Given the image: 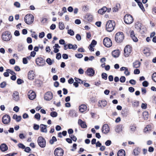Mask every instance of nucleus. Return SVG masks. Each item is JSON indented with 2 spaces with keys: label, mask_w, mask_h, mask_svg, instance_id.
Instances as JSON below:
<instances>
[{
  "label": "nucleus",
  "mask_w": 156,
  "mask_h": 156,
  "mask_svg": "<svg viewBox=\"0 0 156 156\" xmlns=\"http://www.w3.org/2000/svg\"><path fill=\"white\" fill-rule=\"evenodd\" d=\"M115 26V23L114 21L109 20L106 24V30L108 32H111L114 30Z\"/></svg>",
  "instance_id": "1"
},
{
  "label": "nucleus",
  "mask_w": 156,
  "mask_h": 156,
  "mask_svg": "<svg viewBox=\"0 0 156 156\" xmlns=\"http://www.w3.org/2000/svg\"><path fill=\"white\" fill-rule=\"evenodd\" d=\"M124 38L123 33L122 32H119L117 33L115 35V40L118 43L122 42Z\"/></svg>",
  "instance_id": "2"
},
{
  "label": "nucleus",
  "mask_w": 156,
  "mask_h": 156,
  "mask_svg": "<svg viewBox=\"0 0 156 156\" xmlns=\"http://www.w3.org/2000/svg\"><path fill=\"white\" fill-rule=\"evenodd\" d=\"M12 36L11 33L8 31H6L2 33V40L5 41H9L12 38Z\"/></svg>",
  "instance_id": "3"
},
{
  "label": "nucleus",
  "mask_w": 156,
  "mask_h": 156,
  "mask_svg": "<svg viewBox=\"0 0 156 156\" xmlns=\"http://www.w3.org/2000/svg\"><path fill=\"white\" fill-rule=\"evenodd\" d=\"M133 18L131 15L127 14L124 17V20L125 23L128 24H131L133 21Z\"/></svg>",
  "instance_id": "4"
},
{
  "label": "nucleus",
  "mask_w": 156,
  "mask_h": 156,
  "mask_svg": "<svg viewBox=\"0 0 156 156\" xmlns=\"http://www.w3.org/2000/svg\"><path fill=\"white\" fill-rule=\"evenodd\" d=\"M34 20V17L31 14H27L24 18L25 22L27 24H31Z\"/></svg>",
  "instance_id": "5"
},
{
  "label": "nucleus",
  "mask_w": 156,
  "mask_h": 156,
  "mask_svg": "<svg viewBox=\"0 0 156 156\" xmlns=\"http://www.w3.org/2000/svg\"><path fill=\"white\" fill-rule=\"evenodd\" d=\"M37 143L41 147L44 148L46 146V140L42 136H40L38 137Z\"/></svg>",
  "instance_id": "6"
},
{
  "label": "nucleus",
  "mask_w": 156,
  "mask_h": 156,
  "mask_svg": "<svg viewBox=\"0 0 156 156\" xmlns=\"http://www.w3.org/2000/svg\"><path fill=\"white\" fill-rule=\"evenodd\" d=\"M36 64L39 66H43L45 64V60L41 57H38L35 60Z\"/></svg>",
  "instance_id": "7"
},
{
  "label": "nucleus",
  "mask_w": 156,
  "mask_h": 156,
  "mask_svg": "<svg viewBox=\"0 0 156 156\" xmlns=\"http://www.w3.org/2000/svg\"><path fill=\"white\" fill-rule=\"evenodd\" d=\"M104 45L107 47H110L112 45V41L110 38L105 37L103 40Z\"/></svg>",
  "instance_id": "8"
},
{
  "label": "nucleus",
  "mask_w": 156,
  "mask_h": 156,
  "mask_svg": "<svg viewBox=\"0 0 156 156\" xmlns=\"http://www.w3.org/2000/svg\"><path fill=\"white\" fill-rule=\"evenodd\" d=\"M132 51V48L129 45H126L124 49V55L125 57H127L130 55Z\"/></svg>",
  "instance_id": "9"
},
{
  "label": "nucleus",
  "mask_w": 156,
  "mask_h": 156,
  "mask_svg": "<svg viewBox=\"0 0 156 156\" xmlns=\"http://www.w3.org/2000/svg\"><path fill=\"white\" fill-rule=\"evenodd\" d=\"M64 152V151L61 148L58 147L55 150L54 154L55 156H62Z\"/></svg>",
  "instance_id": "10"
},
{
  "label": "nucleus",
  "mask_w": 156,
  "mask_h": 156,
  "mask_svg": "<svg viewBox=\"0 0 156 156\" xmlns=\"http://www.w3.org/2000/svg\"><path fill=\"white\" fill-rule=\"evenodd\" d=\"M10 121V117L8 115H4L2 118V122L5 124H7Z\"/></svg>",
  "instance_id": "11"
},
{
  "label": "nucleus",
  "mask_w": 156,
  "mask_h": 156,
  "mask_svg": "<svg viewBox=\"0 0 156 156\" xmlns=\"http://www.w3.org/2000/svg\"><path fill=\"white\" fill-rule=\"evenodd\" d=\"M53 97V94L51 92L48 91L45 94L44 98L46 101H50L52 99Z\"/></svg>",
  "instance_id": "12"
},
{
  "label": "nucleus",
  "mask_w": 156,
  "mask_h": 156,
  "mask_svg": "<svg viewBox=\"0 0 156 156\" xmlns=\"http://www.w3.org/2000/svg\"><path fill=\"white\" fill-rule=\"evenodd\" d=\"M102 132L104 133H107L110 131V128L109 126L107 124H104L101 129Z\"/></svg>",
  "instance_id": "13"
},
{
  "label": "nucleus",
  "mask_w": 156,
  "mask_h": 156,
  "mask_svg": "<svg viewBox=\"0 0 156 156\" xmlns=\"http://www.w3.org/2000/svg\"><path fill=\"white\" fill-rule=\"evenodd\" d=\"M85 73L87 74V75L92 76L94 75L95 72L93 68H89L87 69V71L85 72Z\"/></svg>",
  "instance_id": "14"
},
{
  "label": "nucleus",
  "mask_w": 156,
  "mask_h": 156,
  "mask_svg": "<svg viewBox=\"0 0 156 156\" xmlns=\"http://www.w3.org/2000/svg\"><path fill=\"white\" fill-rule=\"evenodd\" d=\"M28 96L30 100H33L36 98V94L34 91L30 90L28 92Z\"/></svg>",
  "instance_id": "15"
},
{
  "label": "nucleus",
  "mask_w": 156,
  "mask_h": 156,
  "mask_svg": "<svg viewBox=\"0 0 156 156\" xmlns=\"http://www.w3.org/2000/svg\"><path fill=\"white\" fill-rule=\"evenodd\" d=\"M85 19L87 21L91 22L93 20V16L91 14L87 13L85 15Z\"/></svg>",
  "instance_id": "16"
},
{
  "label": "nucleus",
  "mask_w": 156,
  "mask_h": 156,
  "mask_svg": "<svg viewBox=\"0 0 156 156\" xmlns=\"http://www.w3.org/2000/svg\"><path fill=\"white\" fill-rule=\"evenodd\" d=\"M107 105V102L106 100H100L98 102V106L101 108L105 107Z\"/></svg>",
  "instance_id": "17"
},
{
  "label": "nucleus",
  "mask_w": 156,
  "mask_h": 156,
  "mask_svg": "<svg viewBox=\"0 0 156 156\" xmlns=\"http://www.w3.org/2000/svg\"><path fill=\"white\" fill-rule=\"evenodd\" d=\"M12 96L13 99L16 101H17L19 100L20 98L19 96V93L17 91H14Z\"/></svg>",
  "instance_id": "18"
},
{
  "label": "nucleus",
  "mask_w": 156,
  "mask_h": 156,
  "mask_svg": "<svg viewBox=\"0 0 156 156\" xmlns=\"http://www.w3.org/2000/svg\"><path fill=\"white\" fill-rule=\"evenodd\" d=\"M28 78L30 80H33L34 79L35 74L33 73V70H30L28 73Z\"/></svg>",
  "instance_id": "19"
},
{
  "label": "nucleus",
  "mask_w": 156,
  "mask_h": 156,
  "mask_svg": "<svg viewBox=\"0 0 156 156\" xmlns=\"http://www.w3.org/2000/svg\"><path fill=\"white\" fill-rule=\"evenodd\" d=\"M78 125L83 128H85L87 127V125L86 124L85 122L83 121L80 119L78 120Z\"/></svg>",
  "instance_id": "20"
},
{
  "label": "nucleus",
  "mask_w": 156,
  "mask_h": 156,
  "mask_svg": "<svg viewBox=\"0 0 156 156\" xmlns=\"http://www.w3.org/2000/svg\"><path fill=\"white\" fill-rule=\"evenodd\" d=\"M130 37L134 42H136L138 41V40L137 37L135 36L133 30H132L131 31L130 33Z\"/></svg>",
  "instance_id": "21"
},
{
  "label": "nucleus",
  "mask_w": 156,
  "mask_h": 156,
  "mask_svg": "<svg viewBox=\"0 0 156 156\" xmlns=\"http://www.w3.org/2000/svg\"><path fill=\"white\" fill-rule=\"evenodd\" d=\"M112 56L115 58L118 57L120 54V51L119 50H115L112 53Z\"/></svg>",
  "instance_id": "22"
},
{
  "label": "nucleus",
  "mask_w": 156,
  "mask_h": 156,
  "mask_svg": "<svg viewBox=\"0 0 156 156\" xmlns=\"http://www.w3.org/2000/svg\"><path fill=\"white\" fill-rule=\"evenodd\" d=\"M107 10V8L106 6H103L98 11V13L100 14H104Z\"/></svg>",
  "instance_id": "23"
},
{
  "label": "nucleus",
  "mask_w": 156,
  "mask_h": 156,
  "mask_svg": "<svg viewBox=\"0 0 156 156\" xmlns=\"http://www.w3.org/2000/svg\"><path fill=\"white\" fill-rule=\"evenodd\" d=\"M140 151V148L139 147H136L133 150V154L135 155H138L139 154Z\"/></svg>",
  "instance_id": "24"
},
{
  "label": "nucleus",
  "mask_w": 156,
  "mask_h": 156,
  "mask_svg": "<svg viewBox=\"0 0 156 156\" xmlns=\"http://www.w3.org/2000/svg\"><path fill=\"white\" fill-rule=\"evenodd\" d=\"M0 149L2 151L4 152L8 150V147L5 144H3L0 145Z\"/></svg>",
  "instance_id": "25"
},
{
  "label": "nucleus",
  "mask_w": 156,
  "mask_h": 156,
  "mask_svg": "<svg viewBox=\"0 0 156 156\" xmlns=\"http://www.w3.org/2000/svg\"><path fill=\"white\" fill-rule=\"evenodd\" d=\"M87 106L85 105H82L79 107V111L81 112H83L87 110Z\"/></svg>",
  "instance_id": "26"
},
{
  "label": "nucleus",
  "mask_w": 156,
  "mask_h": 156,
  "mask_svg": "<svg viewBox=\"0 0 156 156\" xmlns=\"http://www.w3.org/2000/svg\"><path fill=\"white\" fill-rule=\"evenodd\" d=\"M40 127L41 131V132L46 133L47 130L46 129L47 126L46 125L41 124L40 125Z\"/></svg>",
  "instance_id": "27"
},
{
  "label": "nucleus",
  "mask_w": 156,
  "mask_h": 156,
  "mask_svg": "<svg viewBox=\"0 0 156 156\" xmlns=\"http://www.w3.org/2000/svg\"><path fill=\"white\" fill-rule=\"evenodd\" d=\"M142 115L143 118L144 120H146L148 119L149 114L148 111H144L142 113Z\"/></svg>",
  "instance_id": "28"
},
{
  "label": "nucleus",
  "mask_w": 156,
  "mask_h": 156,
  "mask_svg": "<svg viewBox=\"0 0 156 156\" xmlns=\"http://www.w3.org/2000/svg\"><path fill=\"white\" fill-rule=\"evenodd\" d=\"M141 63L139 61L136 60L133 63V67L134 68H138L140 67Z\"/></svg>",
  "instance_id": "29"
},
{
  "label": "nucleus",
  "mask_w": 156,
  "mask_h": 156,
  "mask_svg": "<svg viewBox=\"0 0 156 156\" xmlns=\"http://www.w3.org/2000/svg\"><path fill=\"white\" fill-rule=\"evenodd\" d=\"M125 152L124 150L122 149L119 150L117 153V156H125Z\"/></svg>",
  "instance_id": "30"
},
{
  "label": "nucleus",
  "mask_w": 156,
  "mask_h": 156,
  "mask_svg": "<svg viewBox=\"0 0 156 156\" xmlns=\"http://www.w3.org/2000/svg\"><path fill=\"white\" fill-rule=\"evenodd\" d=\"M68 48L69 49H73L76 50L77 48V46L76 44L73 45L72 44H68Z\"/></svg>",
  "instance_id": "31"
},
{
  "label": "nucleus",
  "mask_w": 156,
  "mask_h": 156,
  "mask_svg": "<svg viewBox=\"0 0 156 156\" xmlns=\"http://www.w3.org/2000/svg\"><path fill=\"white\" fill-rule=\"evenodd\" d=\"M57 140L56 137L55 136H53L52 139L49 140V143L51 144H54L55 142Z\"/></svg>",
  "instance_id": "32"
},
{
  "label": "nucleus",
  "mask_w": 156,
  "mask_h": 156,
  "mask_svg": "<svg viewBox=\"0 0 156 156\" xmlns=\"http://www.w3.org/2000/svg\"><path fill=\"white\" fill-rule=\"evenodd\" d=\"M59 28L60 30H63L65 28L64 24L62 22H59Z\"/></svg>",
  "instance_id": "33"
},
{
  "label": "nucleus",
  "mask_w": 156,
  "mask_h": 156,
  "mask_svg": "<svg viewBox=\"0 0 156 156\" xmlns=\"http://www.w3.org/2000/svg\"><path fill=\"white\" fill-rule=\"evenodd\" d=\"M69 136L73 141L76 142V141L77 138L73 134L70 135Z\"/></svg>",
  "instance_id": "34"
},
{
  "label": "nucleus",
  "mask_w": 156,
  "mask_h": 156,
  "mask_svg": "<svg viewBox=\"0 0 156 156\" xmlns=\"http://www.w3.org/2000/svg\"><path fill=\"white\" fill-rule=\"evenodd\" d=\"M151 130V126L150 125H147L144 129V130L146 131H149Z\"/></svg>",
  "instance_id": "35"
},
{
  "label": "nucleus",
  "mask_w": 156,
  "mask_h": 156,
  "mask_svg": "<svg viewBox=\"0 0 156 156\" xmlns=\"http://www.w3.org/2000/svg\"><path fill=\"white\" fill-rule=\"evenodd\" d=\"M138 5L139 6L140 8L143 11H145L144 8L141 2H139V3L138 4Z\"/></svg>",
  "instance_id": "36"
},
{
  "label": "nucleus",
  "mask_w": 156,
  "mask_h": 156,
  "mask_svg": "<svg viewBox=\"0 0 156 156\" xmlns=\"http://www.w3.org/2000/svg\"><path fill=\"white\" fill-rule=\"evenodd\" d=\"M152 79L154 82L156 83V72H155L152 74Z\"/></svg>",
  "instance_id": "37"
},
{
  "label": "nucleus",
  "mask_w": 156,
  "mask_h": 156,
  "mask_svg": "<svg viewBox=\"0 0 156 156\" xmlns=\"http://www.w3.org/2000/svg\"><path fill=\"white\" fill-rule=\"evenodd\" d=\"M139 101H135L132 103V106L133 107H137L139 106Z\"/></svg>",
  "instance_id": "38"
},
{
  "label": "nucleus",
  "mask_w": 156,
  "mask_h": 156,
  "mask_svg": "<svg viewBox=\"0 0 156 156\" xmlns=\"http://www.w3.org/2000/svg\"><path fill=\"white\" fill-rule=\"evenodd\" d=\"M107 74L105 73H102L101 74L102 78L105 80H106L107 79Z\"/></svg>",
  "instance_id": "39"
},
{
  "label": "nucleus",
  "mask_w": 156,
  "mask_h": 156,
  "mask_svg": "<svg viewBox=\"0 0 156 156\" xmlns=\"http://www.w3.org/2000/svg\"><path fill=\"white\" fill-rule=\"evenodd\" d=\"M58 114L56 112H52L50 113V115L53 117H55L57 116Z\"/></svg>",
  "instance_id": "40"
},
{
  "label": "nucleus",
  "mask_w": 156,
  "mask_h": 156,
  "mask_svg": "<svg viewBox=\"0 0 156 156\" xmlns=\"http://www.w3.org/2000/svg\"><path fill=\"white\" fill-rule=\"evenodd\" d=\"M7 84L6 82L3 81L0 84V87L1 88H4L6 85Z\"/></svg>",
  "instance_id": "41"
},
{
  "label": "nucleus",
  "mask_w": 156,
  "mask_h": 156,
  "mask_svg": "<svg viewBox=\"0 0 156 156\" xmlns=\"http://www.w3.org/2000/svg\"><path fill=\"white\" fill-rule=\"evenodd\" d=\"M6 71L8 72H9V73L11 74L12 75H16L15 72L11 69H6Z\"/></svg>",
  "instance_id": "42"
},
{
  "label": "nucleus",
  "mask_w": 156,
  "mask_h": 156,
  "mask_svg": "<svg viewBox=\"0 0 156 156\" xmlns=\"http://www.w3.org/2000/svg\"><path fill=\"white\" fill-rule=\"evenodd\" d=\"M41 115L39 113H37L35 114L34 115V118L35 119H37L38 120H39L40 119Z\"/></svg>",
  "instance_id": "43"
},
{
  "label": "nucleus",
  "mask_w": 156,
  "mask_h": 156,
  "mask_svg": "<svg viewBox=\"0 0 156 156\" xmlns=\"http://www.w3.org/2000/svg\"><path fill=\"white\" fill-rule=\"evenodd\" d=\"M126 78L124 76H122L120 78V81L121 82L123 83L125 82L126 81Z\"/></svg>",
  "instance_id": "44"
},
{
  "label": "nucleus",
  "mask_w": 156,
  "mask_h": 156,
  "mask_svg": "<svg viewBox=\"0 0 156 156\" xmlns=\"http://www.w3.org/2000/svg\"><path fill=\"white\" fill-rule=\"evenodd\" d=\"M68 33L71 36H73L74 34V32L71 29L69 30H68Z\"/></svg>",
  "instance_id": "45"
},
{
  "label": "nucleus",
  "mask_w": 156,
  "mask_h": 156,
  "mask_svg": "<svg viewBox=\"0 0 156 156\" xmlns=\"http://www.w3.org/2000/svg\"><path fill=\"white\" fill-rule=\"evenodd\" d=\"M46 62L49 65H51L52 64L51 60L49 58H48L46 59Z\"/></svg>",
  "instance_id": "46"
},
{
  "label": "nucleus",
  "mask_w": 156,
  "mask_h": 156,
  "mask_svg": "<svg viewBox=\"0 0 156 156\" xmlns=\"http://www.w3.org/2000/svg\"><path fill=\"white\" fill-rule=\"evenodd\" d=\"M75 81L78 82L79 83H82L83 81L80 79L77 78L76 77H75L74 78Z\"/></svg>",
  "instance_id": "47"
},
{
  "label": "nucleus",
  "mask_w": 156,
  "mask_h": 156,
  "mask_svg": "<svg viewBox=\"0 0 156 156\" xmlns=\"http://www.w3.org/2000/svg\"><path fill=\"white\" fill-rule=\"evenodd\" d=\"M23 82V80L20 78L18 79L17 80V83L18 84H21Z\"/></svg>",
  "instance_id": "48"
},
{
  "label": "nucleus",
  "mask_w": 156,
  "mask_h": 156,
  "mask_svg": "<svg viewBox=\"0 0 156 156\" xmlns=\"http://www.w3.org/2000/svg\"><path fill=\"white\" fill-rule=\"evenodd\" d=\"M18 146L19 148H22V149H24L25 148V146L23 144L21 143L19 144L18 145Z\"/></svg>",
  "instance_id": "49"
},
{
  "label": "nucleus",
  "mask_w": 156,
  "mask_h": 156,
  "mask_svg": "<svg viewBox=\"0 0 156 156\" xmlns=\"http://www.w3.org/2000/svg\"><path fill=\"white\" fill-rule=\"evenodd\" d=\"M113 11L114 12H116L118 11L119 10L118 6L117 5H116L115 6H114L112 8Z\"/></svg>",
  "instance_id": "50"
},
{
  "label": "nucleus",
  "mask_w": 156,
  "mask_h": 156,
  "mask_svg": "<svg viewBox=\"0 0 156 156\" xmlns=\"http://www.w3.org/2000/svg\"><path fill=\"white\" fill-rule=\"evenodd\" d=\"M75 56L78 58H81L83 57V55L81 54L77 53L75 54Z\"/></svg>",
  "instance_id": "51"
},
{
  "label": "nucleus",
  "mask_w": 156,
  "mask_h": 156,
  "mask_svg": "<svg viewBox=\"0 0 156 156\" xmlns=\"http://www.w3.org/2000/svg\"><path fill=\"white\" fill-rule=\"evenodd\" d=\"M144 54L146 55H147V54L149 52V50L147 48L144 49L143 51Z\"/></svg>",
  "instance_id": "52"
},
{
  "label": "nucleus",
  "mask_w": 156,
  "mask_h": 156,
  "mask_svg": "<svg viewBox=\"0 0 156 156\" xmlns=\"http://www.w3.org/2000/svg\"><path fill=\"white\" fill-rule=\"evenodd\" d=\"M148 82L146 81H144L142 83L143 86L144 87H147L148 86Z\"/></svg>",
  "instance_id": "53"
},
{
  "label": "nucleus",
  "mask_w": 156,
  "mask_h": 156,
  "mask_svg": "<svg viewBox=\"0 0 156 156\" xmlns=\"http://www.w3.org/2000/svg\"><path fill=\"white\" fill-rule=\"evenodd\" d=\"M45 35L44 33L43 32H42L39 34V37L40 38H42Z\"/></svg>",
  "instance_id": "54"
},
{
  "label": "nucleus",
  "mask_w": 156,
  "mask_h": 156,
  "mask_svg": "<svg viewBox=\"0 0 156 156\" xmlns=\"http://www.w3.org/2000/svg\"><path fill=\"white\" fill-rule=\"evenodd\" d=\"M76 39L78 41H80L81 39V37L80 35L79 34H77L76 35Z\"/></svg>",
  "instance_id": "55"
},
{
  "label": "nucleus",
  "mask_w": 156,
  "mask_h": 156,
  "mask_svg": "<svg viewBox=\"0 0 156 156\" xmlns=\"http://www.w3.org/2000/svg\"><path fill=\"white\" fill-rule=\"evenodd\" d=\"M24 149V151L27 153H29L30 152V151L31 150L30 147H25Z\"/></svg>",
  "instance_id": "56"
},
{
  "label": "nucleus",
  "mask_w": 156,
  "mask_h": 156,
  "mask_svg": "<svg viewBox=\"0 0 156 156\" xmlns=\"http://www.w3.org/2000/svg\"><path fill=\"white\" fill-rule=\"evenodd\" d=\"M61 58V55L60 53H57L56 54V58L58 59H60Z\"/></svg>",
  "instance_id": "57"
},
{
  "label": "nucleus",
  "mask_w": 156,
  "mask_h": 156,
  "mask_svg": "<svg viewBox=\"0 0 156 156\" xmlns=\"http://www.w3.org/2000/svg\"><path fill=\"white\" fill-rule=\"evenodd\" d=\"M140 73V71L139 69H136L134 70V73L136 74H138Z\"/></svg>",
  "instance_id": "58"
},
{
  "label": "nucleus",
  "mask_w": 156,
  "mask_h": 156,
  "mask_svg": "<svg viewBox=\"0 0 156 156\" xmlns=\"http://www.w3.org/2000/svg\"><path fill=\"white\" fill-rule=\"evenodd\" d=\"M129 83L135 85L136 83V82L135 80L132 79L129 81Z\"/></svg>",
  "instance_id": "59"
},
{
  "label": "nucleus",
  "mask_w": 156,
  "mask_h": 156,
  "mask_svg": "<svg viewBox=\"0 0 156 156\" xmlns=\"http://www.w3.org/2000/svg\"><path fill=\"white\" fill-rule=\"evenodd\" d=\"M27 42L29 44L31 43L32 42L31 38L30 37H28L27 38Z\"/></svg>",
  "instance_id": "60"
},
{
  "label": "nucleus",
  "mask_w": 156,
  "mask_h": 156,
  "mask_svg": "<svg viewBox=\"0 0 156 156\" xmlns=\"http://www.w3.org/2000/svg\"><path fill=\"white\" fill-rule=\"evenodd\" d=\"M13 110L14 111L17 112L19 111V108L18 106H16L14 107Z\"/></svg>",
  "instance_id": "61"
},
{
  "label": "nucleus",
  "mask_w": 156,
  "mask_h": 156,
  "mask_svg": "<svg viewBox=\"0 0 156 156\" xmlns=\"http://www.w3.org/2000/svg\"><path fill=\"white\" fill-rule=\"evenodd\" d=\"M33 128L35 130H37L39 128V126L36 124H34Z\"/></svg>",
  "instance_id": "62"
},
{
  "label": "nucleus",
  "mask_w": 156,
  "mask_h": 156,
  "mask_svg": "<svg viewBox=\"0 0 156 156\" xmlns=\"http://www.w3.org/2000/svg\"><path fill=\"white\" fill-rule=\"evenodd\" d=\"M111 144V141L110 140H107L105 143V144L107 146H109Z\"/></svg>",
  "instance_id": "63"
},
{
  "label": "nucleus",
  "mask_w": 156,
  "mask_h": 156,
  "mask_svg": "<svg viewBox=\"0 0 156 156\" xmlns=\"http://www.w3.org/2000/svg\"><path fill=\"white\" fill-rule=\"evenodd\" d=\"M134 88L132 87H130L129 88V90L130 92H133L134 91Z\"/></svg>",
  "instance_id": "64"
}]
</instances>
